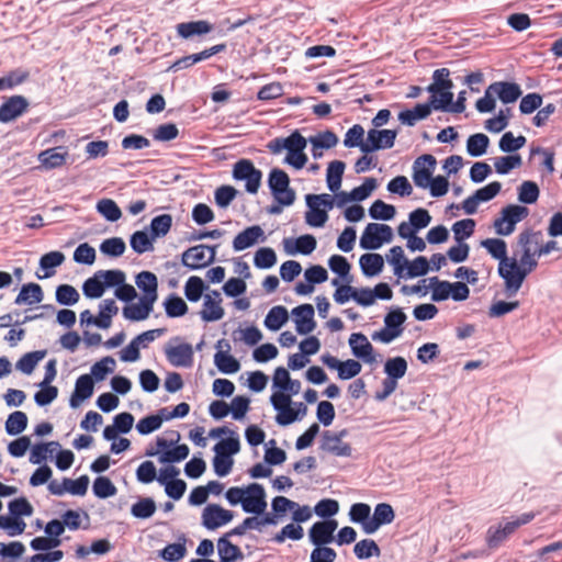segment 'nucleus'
<instances>
[{
	"label": "nucleus",
	"instance_id": "obj_10",
	"mask_svg": "<svg viewBox=\"0 0 562 562\" xmlns=\"http://www.w3.org/2000/svg\"><path fill=\"white\" fill-rule=\"evenodd\" d=\"M436 162V158L429 154L422 155L414 161L413 181L416 187L427 189L431 184Z\"/></svg>",
	"mask_w": 562,
	"mask_h": 562
},
{
	"label": "nucleus",
	"instance_id": "obj_52",
	"mask_svg": "<svg viewBox=\"0 0 562 562\" xmlns=\"http://www.w3.org/2000/svg\"><path fill=\"white\" fill-rule=\"evenodd\" d=\"M0 528L5 530L10 537H14L24 532L26 524L22 518L1 515Z\"/></svg>",
	"mask_w": 562,
	"mask_h": 562
},
{
	"label": "nucleus",
	"instance_id": "obj_9",
	"mask_svg": "<svg viewBox=\"0 0 562 562\" xmlns=\"http://www.w3.org/2000/svg\"><path fill=\"white\" fill-rule=\"evenodd\" d=\"M397 136L396 130H379L371 128L368 131L366 146L362 148L363 154L389 149L394 146Z\"/></svg>",
	"mask_w": 562,
	"mask_h": 562
},
{
	"label": "nucleus",
	"instance_id": "obj_7",
	"mask_svg": "<svg viewBox=\"0 0 562 562\" xmlns=\"http://www.w3.org/2000/svg\"><path fill=\"white\" fill-rule=\"evenodd\" d=\"M393 231L386 224L369 223L361 237L360 247L367 250L379 249L384 243H391Z\"/></svg>",
	"mask_w": 562,
	"mask_h": 562
},
{
	"label": "nucleus",
	"instance_id": "obj_51",
	"mask_svg": "<svg viewBox=\"0 0 562 562\" xmlns=\"http://www.w3.org/2000/svg\"><path fill=\"white\" fill-rule=\"evenodd\" d=\"M156 512V503L150 497L139 499L137 503L132 505L131 514L140 519H147L151 517Z\"/></svg>",
	"mask_w": 562,
	"mask_h": 562
},
{
	"label": "nucleus",
	"instance_id": "obj_63",
	"mask_svg": "<svg viewBox=\"0 0 562 562\" xmlns=\"http://www.w3.org/2000/svg\"><path fill=\"white\" fill-rule=\"evenodd\" d=\"M527 139L525 136H514L512 132H506L499 139V149L504 153H513L525 146Z\"/></svg>",
	"mask_w": 562,
	"mask_h": 562
},
{
	"label": "nucleus",
	"instance_id": "obj_23",
	"mask_svg": "<svg viewBox=\"0 0 562 562\" xmlns=\"http://www.w3.org/2000/svg\"><path fill=\"white\" fill-rule=\"evenodd\" d=\"M431 110H434V105L429 99L428 103H418L414 109L400 112L397 119L404 125L414 126L418 121L427 119Z\"/></svg>",
	"mask_w": 562,
	"mask_h": 562
},
{
	"label": "nucleus",
	"instance_id": "obj_62",
	"mask_svg": "<svg viewBox=\"0 0 562 562\" xmlns=\"http://www.w3.org/2000/svg\"><path fill=\"white\" fill-rule=\"evenodd\" d=\"M308 142L316 148L330 149L338 144V137L334 132L326 130L315 136H311Z\"/></svg>",
	"mask_w": 562,
	"mask_h": 562
},
{
	"label": "nucleus",
	"instance_id": "obj_28",
	"mask_svg": "<svg viewBox=\"0 0 562 562\" xmlns=\"http://www.w3.org/2000/svg\"><path fill=\"white\" fill-rule=\"evenodd\" d=\"M44 299V293L42 286L37 283H27L24 284L18 296L15 297L14 303L18 305L27 304L33 305L41 303Z\"/></svg>",
	"mask_w": 562,
	"mask_h": 562
},
{
	"label": "nucleus",
	"instance_id": "obj_8",
	"mask_svg": "<svg viewBox=\"0 0 562 562\" xmlns=\"http://www.w3.org/2000/svg\"><path fill=\"white\" fill-rule=\"evenodd\" d=\"M217 246L196 245L182 254V265L191 270L204 268L215 261Z\"/></svg>",
	"mask_w": 562,
	"mask_h": 562
},
{
	"label": "nucleus",
	"instance_id": "obj_44",
	"mask_svg": "<svg viewBox=\"0 0 562 562\" xmlns=\"http://www.w3.org/2000/svg\"><path fill=\"white\" fill-rule=\"evenodd\" d=\"M172 225V216L170 214H161L154 217L150 222L151 239L166 236Z\"/></svg>",
	"mask_w": 562,
	"mask_h": 562
},
{
	"label": "nucleus",
	"instance_id": "obj_3",
	"mask_svg": "<svg viewBox=\"0 0 562 562\" xmlns=\"http://www.w3.org/2000/svg\"><path fill=\"white\" fill-rule=\"evenodd\" d=\"M538 266L537 259L518 265L516 256L512 257V261L505 271V293L508 297L514 296L521 288L526 277Z\"/></svg>",
	"mask_w": 562,
	"mask_h": 562
},
{
	"label": "nucleus",
	"instance_id": "obj_14",
	"mask_svg": "<svg viewBox=\"0 0 562 562\" xmlns=\"http://www.w3.org/2000/svg\"><path fill=\"white\" fill-rule=\"evenodd\" d=\"M233 517L231 510L224 509L217 504H209L202 512V525L209 530H214L228 524Z\"/></svg>",
	"mask_w": 562,
	"mask_h": 562
},
{
	"label": "nucleus",
	"instance_id": "obj_56",
	"mask_svg": "<svg viewBox=\"0 0 562 562\" xmlns=\"http://www.w3.org/2000/svg\"><path fill=\"white\" fill-rule=\"evenodd\" d=\"M277 263L276 251L270 247L259 248L255 252L254 265L259 269H269Z\"/></svg>",
	"mask_w": 562,
	"mask_h": 562
},
{
	"label": "nucleus",
	"instance_id": "obj_1",
	"mask_svg": "<svg viewBox=\"0 0 562 562\" xmlns=\"http://www.w3.org/2000/svg\"><path fill=\"white\" fill-rule=\"evenodd\" d=\"M307 139L299 132L294 131L288 137H276L267 144L270 153L277 155L286 150L284 162L295 169H302L307 162V156L304 153Z\"/></svg>",
	"mask_w": 562,
	"mask_h": 562
},
{
	"label": "nucleus",
	"instance_id": "obj_45",
	"mask_svg": "<svg viewBox=\"0 0 562 562\" xmlns=\"http://www.w3.org/2000/svg\"><path fill=\"white\" fill-rule=\"evenodd\" d=\"M429 288L431 289V300L434 302H441L450 297L451 282L441 281L437 277L429 279Z\"/></svg>",
	"mask_w": 562,
	"mask_h": 562
},
{
	"label": "nucleus",
	"instance_id": "obj_38",
	"mask_svg": "<svg viewBox=\"0 0 562 562\" xmlns=\"http://www.w3.org/2000/svg\"><path fill=\"white\" fill-rule=\"evenodd\" d=\"M289 314L284 306H273L265 318V326L270 330H279L288 321Z\"/></svg>",
	"mask_w": 562,
	"mask_h": 562
},
{
	"label": "nucleus",
	"instance_id": "obj_11",
	"mask_svg": "<svg viewBox=\"0 0 562 562\" xmlns=\"http://www.w3.org/2000/svg\"><path fill=\"white\" fill-rule=\"evenodd\" d=\"M243 509L246 513L260 515L267 507L266 492L262 485L251 483L245 488Z\"/></svg>",
	"mask_w": 562,
	"mask_h": 562
},
{
	"label": "nucleus",
	"instance_id": "obj_16",
	"mask_svg": "<svg viewBox=\"0 0 562 562\" xmlns=\"http://www.w3.org/2000/svg\"><path fill=\"white\" fill-rule=\"evenodd\" d=\"M29 100L23 95H12L0 105V122L9 123L21 116L29 108Z\"/></svg>",
	"mask_w": 562,
	"mask_h": 562
},
{
	"label": "nucleus",
	"instance_id": "obj_15",
	"mask_svg": "<svg viewBox=\"0 0 562 562\" xmlns=\"http://www.w3.org/2000/svg\"><path fill=\"white\" fill-rule=\"evenodd\" d=\"M481 246L485 248L493 258L499 260L498 274L503 279L505 271L512 261V257H507V245L505 240L499 238H487L481 241Z\"/></svg>",
	"mask_w": 562,
	"mask_h": 562
},
{
	"label": "nucleus",
	"instance_id": "obj_64",
	"mask_svg": "<svg viewBox=\"0 0 562 562\" xmlns=\"http://www.w3.org/2000/svg\"><path fill=\"white\" fill-rule=\"evenodd\" d=\"M539 188L533 181H524L518 188V200L521 203L532 204L539 198Z\"/></svg>",
	"mask_w": 562,
	"mask_h": 562
},
{
	"label": "nucleus",
	"instance_id": "obj_31",
	"mask_svg": "<svg viewBox=\"0 0 562 562\" xmlns=\"http://www.w3.org/2000/svg\"><path fill=\"white\" fill-rule=\"evenodd\" d=\"M136 285L145 293L143 297H154L157 300L158 281L155 273L150 271H142L136 276Z\"/></svg>",
	"mask_w": 562,
	"mask_h": 562
},
{
	"label": "nucleus",
	"instance_id": "obj_43",
	"mask_svg": "<svg viewBox=\"0 0 562 562\" xmlns=\"http://www.w3.org/2000/svg\"><path fill=\"white\" fill-rule=\"evenodd\" d=\"M27 426V416L24 412L15 411L11 413L5 422V431L15 436L24 431Z\"/></svg>",
	"mask_w": 562,
	"mask_h": 562
},
{
	"label": "nucleus",
	"instance_id": "obj_50",
	"mask_svg": "<svg viewBox=\"0 0 562 562\" xmlns=\"http://www.w3.org/2000/svg\"><path fill=\"white\" fill-rule=\"evenodd\" d=\"M115 360L106 356L91 367V376L95 381H103L105 376L114 371Z\"/></svg>",
	"mask_w": 562,
	"mask_h": 562
},
{
	"label": "nucleus",
	"instance_id": "obj_34",
	"mask_svg": "<svg viewBox=\"0 0 562 562\" xmlns=\"http://www.w3.org/2000/svg\"><path fill=\"white\" fill-rule=\"evenodd\" d=\"M308 211L305 213V222L312 227H322L328 220L327 210L321 209L317 200L306 201Z\"/></svg>",
	"mask_w": 562,
	"mask_h": 562
},
{
	"label": "nucleus",
	"instance_id": "obj_59",
	"mask_svg": "<svg viewBox=\"0 0 562 562\" xmlns=\"http://www.w3.org/2000/svg\"><path fill=\"white\" fill-rule=\"evenodd\" d=\"M126 249L125 241L121 237L104 239L100 245V251L110 257H120Z\"/></svg>",
	"mask_w": 562,
	"mask_h": 562
},
{
	"label": "nucleus",
	"instance_id": "obj_4",
	"mask_svg": "<svg viewBox=\"0 0 562 562\" xmlns=\"http://www.w3.org/2000/svg\"><path fill=\"white\" fill-rule=\"evenodd\" d=\"M233 178L237 181H245V189L250 194H256L260 188L262 172L257 169L249 159H239L233 166Z\"/></svg>",
	"mask_w": 562,
	"mask_h": 562
},
{
	"label": "nucleus",
	"instance_id": "obj_57",
	"mask_svg": "<svg viewBox=\"0 0 562 562\" xmlns=\"http://www.w3.org/2000/svg\"><path fill=\"white\" fill-rule=\"evenodd\" d=\"M364 128L360 124H355L350 127L344 139V145L348 148L359 147L362 151V148L366 146V140L363 139Z\"/></svg>",
	"mask_w": 562,
	"mask_h": 562
},
{
	"label": "nucleus",
	"instance_id": "obj_13",
	"mask_svg": "<svg viewBox=\"0 0 562 562\" xmlns=\"http://www.w3.org/2000/svg\"><path fill=\"white\" fill-rule=\"evenodd\" d=\"M338 522L335 519H327L315 522L308 530L310 541L316 548L326 547L325 544L334 541V532Z\"/></svg>",
	"mask_w": 562,
	"mask_h": 562
},
{
	"label": "nucleus",
	"instance_id": "obj_17",
	"mask_svg": "<svg viewBox=\"0 0 562 562\" xmlns=\"http://www.w3.org/2000/svg\"><path fill=\"white\" fill-rule=\"evenodd\" d=\"M346 435V429L338 434L325 431L323 434L322 449L337 457H350L352 451L350 445L341 440Z\"/></svg>",
	"mask_w": 562,
	"mask_h": 562
},
{
	"label": "nucleus",
	"instance_id": "obj_22",
	"mask_svg": "<svg viewBox=\"0 0 562 562\" xmlns=\"http://www.w3.org/2000/svg\"><path fill=\"white\" fill-rule=\"evenodd\" d=\"M93 379L90 374L80 375L75 384V391L69 400V405L77 408L80 403L93 394Z\"/></svg>",
	"mask_w": 562,
	"mask_h": 562
},
{
	"label": "nucleus",
	"instance_id": "obj_29",
	"mask_svg": "<svg viewBox=\"0 0 562 562\" xmlns=\"http://www.w3.org/2000/svg\"><path fill=\"white\" fill-rule=\"evenodd\" d=\"M227 533L221 537L217 541V552L221 562H235L241 560L244 554L241 550L227 539Z\"/></svg>",
	"mask_w": 562,
	"mask_h": 562
},
{
	"label": "nucleus",
	"instance_id": "obj_41",
	"mask_svg": "<svg viewBox=\"0 0 562 562\" xmlns=\"http://www.w3.org/2000/svg\"><path fill=\"white\" fill-rule=\"evenodd\" d=\"M46 356V350H36L23 355L15 367L24 374H31L37 363Z\"/></svg>",
	"mask_w": 562,
	"mask_h": 562
},
{
	"label": "nucleus",
	"instance_id": "obj_18",
	"mask_svg": "<svg viewBox=\"0 0 562 562\" xmlns=\"http://www.w3.org/2000/svg\"><path fill=\"white\" fill-rule=\"evenodd\" d=\"M314 314V307L311 304H302L292 310L296 331L300 335H307L315 329Z\"/></svg>",
	"mask_w": 562,
	"mask_h": 562
},
{
	"label": "nucleus",
	"instance_id": "obj_33",
	"mask_svg": "<svg viewBox=\"0 0 562 562\" xmlns=\"http://www.w3.org/2000/svg\"><path fill=\"white\" fill-rule=\"evenodd\" d=\"M542 241L543 235L541 232L526 229L519 234L517 246L520 250L530 249L532 254L538 255V250L540 249Z\"/></svg>",
	"mask_w": 562,
	"mask_h": 562
},
{
	"label": "nucleus",
	"instance_id": "obj_27",
	"mask_svg": "<svg viewBox=\"0 0 562 562\" xmlns=\"http://www.w3.org/2000/svg\"><path fill=\"white\" fill-rule=\"evenodd\" d=\"M491 87L494 88L495 95L505 104L515 102L522 93L520 86L515 82L496 81L491 83Z\"/></svg>",
	"mask_w": 562,
	"mask_h": 562
},
{
	"label": "nucleus",
	"instance_id": "obj_36",
	"mask_svg": "<svg viewBox=\"0 0 562 562\" xmlns=\"http://www.w3.org/2000/svg\"><path fill=\"white\" fill-rule=\"evenodd\" d=\"M345 167V162L340 160H334L329 162L327 168L326 181L327 187L331 192H336L340 189Z\"/></svg>",
	"mask_w": 562,
	"mask_h": 562
},
{
	"label": "nucleus",
	"instance_id": "obj_55",
	"mask_svg": "<svg viewBox=\"0 0 562 562\" xmlns=\"http://www.w3.org/2000/svg\"><path fill=\"white\" fill-rule=\"evenodd\" d=\"M56 301L61 305H75L79 299V292L70 284H60L56 289Z\"/></svg>",
	"mask_w": 562,
	"mask_h": 562
},
{
	"label": "nucleus",
	"instance_id": "obj_39",
	"mask_svg": "<svg viewBox=\"0 0 562 562\" xmlns=\"http://www.w3.org/2000/svg\"><path fill=\"white\" fill-rule=\"evenodd\" d=\"M225 312L222 305L211 300V295H204L203 308L200 316L204 322H216L223 318Z\"/></svg>",
	"mask_w": 562,
	"mask_h": 562
},
{
	"label": "nucleus",
	"instance_id": "obj_42",
	"mask_svg": "<svg viewBox=\"0 0 562 562\" xmlns=\"http://www.w3.org/2000/svg\"><path fill=\"white\" fill-rule=\"evenodd\" d=\"M290 184V178L288 173L279 168H273L268 178V186L273 196H278V192L285 191V188Z\"/></svg>",
	"mask_w": 562,
	"mask_h": 562
},
{
	"label": "nucleus",
	"instance_id": "obj_35",
	"mask_svg": "<svg viewBox=\"0 0 562 562\" xmlns=\"http://www.w3.org/2000/svg\"><path fill=\"white\" fill-rule=\"evenodd\" d=\"M65 261V255L60 251H50L43 255L40 259V267L45 270L44 276L37 274L38 279L50 278L55 274V268Z\"/></svg>",
	"mask_w": 562,
	"mask_h": 562
},
{
	"label": "nucleus",
	"instance_id": "obj_19",
	"mask_svg": "<svg viewBox=\"0 0 562 562\" xmlns=\"http://www.w3.org/2000/svg\"><path fill=\"white\" fill-rule=\"evenodd\" d=\"M348 342L351 348V352L356 358L361 359L367 363H372L375 361V357L373 355V346L370 344L364 334H351Z\"/></svg>",
	"mask_w": 562,
	"mask_h": 562
},
{
	"label": "nucleus",
	"instance_id": "obj_25",
	"mask_svg": "<svg viewBox=\"0 0 562 562\" xmlns=\"http://www.w3.org/2000/svg\"><path fill=\"white\" fill-rule=\"evenodd\" d=\"M516 530L512 520L499 524L497 527H490L486 532L487 546L492 549L499 547Z\"/></svg>",
	"mask_w": 562,
	"mask_h": 562
},
{
	"label": "nucleus",
	"instance_id": "obj_54",
	"mask_svg": "<svg viewBox=\"0 0 562 562\" xmlns=\"http://www.w3.org/2000/svg\"><path fill=\"white\" fill-rule=\"evenodd\" d=\"M205 289L203 280L200 277L192 276L186 282L184 295L189 301L198 302Z\"/></svg>",
	"mask_w": 562,
	"mask_h": 562
},
{
	"label": "nucleus",
	"instance_id": "obj_58",
	"mask_svg": "<svg viewBox=\"0 0 562 562\" xmlns=\"http://www.w3.org/2000/svg\"><path fill=\"white\" fill-rule=\"evenodd\" d=\"M97 211L110 222H116L122 216L120 207L111 199L100 200L97 203Z\"/></svg>",
	"mask_w": 562,
	"mask_h": 562
},
{
	"label": "nucleus",
	"instance_id": "obj_60",
	"mask_svg": "<svg viewBox=\"0 0 562 562\" xmlns=\"http://www.w3.org/2000/svg\"><path fill=\"white\" fill-rule=\"evenodd\" d=\"M130 244L132 249L137 254H144L154 249L153 239L144 231H137L132 234Z\"/></svg>",
	"mask_w": 562,
	"mask_h": 562
},
{
	"label": "nucleus",
	"instance_id": "obj_2",
	"mask_svg": "<svg viewBox=\"0 0 562 562\" xmlns=\"http://www.w3.org/2000/svg\"><path fill=\"white\" fill-rule=\"evenodd\" d=\"M449 76V69H436L432 74V82L426 88L431 93L430 100L434 110L447 108L453 99V93L451 92L453 83Z\"/></svg>",
	"mask_w": 562,
	"mask_h": 562
},
{
	"label": "nucleus",
	"instance_id": "obj_30",
	"mask_svg": "<svg viewBox=\"0 0 562 562\" xmlns=\"http://www.w3.org/2000/svg\"><path fill=\"white\" fill-rule=\"evenodd\" d=\"M67 151L63 147L50 148L38 155V160L46 169H54L65 164Z\"/></svg>",
	"mask_w": 562,
	"mask_h": 562
},
{
	"label": "nucleus",
	"instance_id": "obj_21",
	"mask_svg": "<svg viewBox=\"0 0 562 562\" xmlns=\"http://www.w3.org/2000/svg\"><path fill=\"white\" fill-rule=\"evenodd\" d=\"M259 240H265L263 229L259 225L249 226L235 236L233 248L235 251H241L256 245Z\"/></svg>",
	"mask_w": 562,
	"mask_h": 562
},
{
	"label": "nucleus",
	"instance_id": "obj_46",
	"mask_svg": "<svg viewBox=\"0 0 562 562\" xmlns=\"http://www.w3.org/2000/svg\"><path fill=\"white\" fill-rule=\"evenodd\" d=\"M165 311L168 317H180L187 314L188 305L178 295L170 294L164 302Z\"/></svg>",
	"mask_w": 562,
	"mask_h": 562
},
{
	"label": "nucleus",
	"instance_id": "obj_5",
	"mask_svg": "<svg viewBox=\"0 0 562 562\" xmlns=\"http://www.w3.org/2000/svg\"><path fill=\"white\" fill-rule=\"evenodd\" d=\"M406 321V315L401 308L391 310L384 317L385 327L372 334V339L383 344H390L403 333L402 325Z\"/></svg>",
	"mask_w": 562,
	"mask_h": 562
},
{
	"label": "nucleus",
	"instance_id": "obj_26",
	"mask_svg": "<svg viewBox=\"0 0 562 562\" xmlns=\"http://www.w3.org/2000/svg\"><path fill=\"white\" fill-rule=\"evenodd\" d=\"M154 297H142L139 304H132L123 308L126 319L138 322L146 319L153 311Z\"/></svg>",
	"mask_w": 562,
	"mask_h": 562
},
{
	"label": "nucleus",
	"instance_id": "obj_37",
	"mask_svg": "<svg viewBox=\"0 0 562 562\" xmlns=\"http://www.w3.org/2000/svg\"><path fill=\"white\" fill-rule=\"evenodd\" d=\"M214 363L216 368L224 374H234L239 371V361L228 352L217 351L214 355Z\"/></svg>",
	"mask_w": 562,
	"mask_h": 562
},
{
	"label": "nucleus",
	"instance_id": "obj_24",
	"mask_svg": "<svg viewBox=\"0 0 562 562\" xmlns=\"http://www.w3.org/2000/svg\"><path fill=\"white\" fill-rule=\"evenodd\" d=\"M176 29L180 37L188 40L210 33L214 26L206 20H198L179 23Z\"/></svg>",
	"mask_w": 562,
	"mask_h": 562
},
{
	"label": "nucleus",
	"instance_id": "obj_40",
	"mask_svg": "<svg viewBox=\"0 0 562 562\" xmlns=\"http://www.w3.org/2000/svg\"><path fill=\"white\" fill-rule=\"evenodd\" d=\"M490 138L483 133L471 135L467 140V151L472 157H480L486 153Z\"/></svg>",
	"mask_w": 562,
	"mask_h": 562
},
{
	"label": "nucleus",
	"instance_id": "obj_20",
	"mask_svg": "<svg viewBox=\"0 0 562 562\" xmlns=\"http://www.w3.org/2000/svg\"><path fill=\"white\" fill-rule=\"evenodd\" d=\"M317 246L316 238L313 235L306 234L297 237L296 239L293 238H284L283 239V248L284 251L288 255H295V254H302V255H310L312 254Z\"/></svg>",
	"mask_w": 562,
	"mask_h": 562
},
{
	"label": "nucleus",
	"instance_id": "obj_47",
	"mask_svg": "<svg viewBox=\"0 0 562 562\" xmlns=\"http://www.w3.org/2000/svg\"><path fill=\"white\" fill-rule=\"evenodd\" d=\"M407 371V361L403 357H394L386 360L384 372L389 378L398 380L405 375Z\"/></svg>",
	"mask_w": 562,
	"mask_h": 562
},
{
	"label": "nucleus",
	"instance_id": "obj_61",
	"mask_svg": "<svg viewBox=\"0 0 562 562\" xmlns=\"http://www.w3.org/2000/svg\"><path fill=\"white\" fill-rule=\"evenodd\" d=\"M93 493L99 498L114 496L117 492L115 485L106 476H98L92 485Z\"/></svg>",
	"mask_w": 562,
	"mask_h": 562
},
{
	"label": "nucleus",
	"instance_id": "obj_12",
	"mask_svg": "<svg viewBox=\"0 0 562 562\" xmlns=\"http://www.w3.org/2000/svg\"><path fill=\"white\" fill-rule=\"evenodd\" d=\"M165 355L171 366L177 368H190L193 363V347L188 342L165 347Z\"/></svg>",
	"mask_w": 562,
	"mask_h": 562
},
{
	"label": "nucleus",
	"instance_id": "obj_49",
	"mask_svg": "<svg viewBox=\"0 0 562 562\" xmlns=\"http://www.w3.org/2000/svg\"><path fill=\"white\" fill-rule=\"evenodd\" d=\"M396 210L393 205L386 204L382 200H376L369 209V215L373 220L390 221L395 216Z\"/></svg>",
	"mask_w": 562,
	"mask_h": 562
},
{
	"label": "nucleus",
	"instance_id": "obj_48",
	"mask_svg": "<svg viewBox=\"0 0 562 562\" xmlns=\"http://www.w3.org/2000/svg\"><path fill=\"white\" fill-rule=\"evenodd\" d=\"M353 552L360 560L369 559L371 557H380L381 554L379 546L372 539H363L357 542L353 548Z\"/></svg>",
	"mask_w": 562,
	"mask_h": 562
},
{
	"label": "nucleus",
	"instance_id": "obj_53",
	"mask_svg": "<svg viewBox=\"0 0 562 562\" xmlns=\"http://www.w3.org/2000/svg\"><path fill=\"white\" fill-rule=\"evenodd\" d=\"M190 449L186 443L178 445L172 449L162 451L158 457L160 463H175L180 462L189 456Z\"/></svg>",
	"mask_w": 562,
	"mask_h": 562
},
{
	"label": "nucleus",
	"instance_id": "obj_32",
	"mask_svg": "<svg viewBox=\"0 0 562 562\" xmlns=\"http://www.w3.org/2000/svg\"><path fill=\"white\" fill-rule=\"evenodd\" d=\"M359 263L364 276L373 277L382 271L384 260L380 254H364L360 257Z\"/></svg>",
	"mask_w": 562,
	"mask_h": 562
},
{
	"label": "nucleus",
	"instance_id": "obj_6",
	"mask_svg": "<svg viewBox=\"0 0 562 562\" xmlns=\"http://www.w3.org/2000/svg\"><path fill=\"white\" fill-rule=\"evenodd\" d=\"M529 211L526 206L509 204L501 212V217L494 221V228L497 235L508 236L515 231L517 223L527 217Z\"/></svg>",
	"mask_w": 562,
	"mask_h": 562
}]
</instances>
